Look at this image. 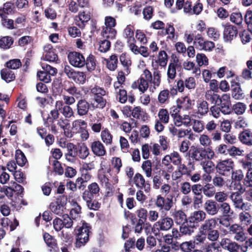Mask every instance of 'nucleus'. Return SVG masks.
Masks as SVG:
<instances>
[{"instance_id":"1","label":"nucleus","mask_w":252,"mask_h":252,"mask_svg":"<svg viewBox=\"0 0 252 252\" xmlns=\"http://www.w3.org/2000/svg\"><path fill=\"white\" fill-rule=\"evenodd\" d=\"M218 218H211L205 220L199 228V233L204 234L207 238L212 242L218 240L220 237V232Z\"/></svg>"},{"instance_id":"2","label":"nucleus","mask_w":252,"mask_h":252,"mask_svg":"<svg viewBox=\"0 0 252 252\" xmlns=\"http://www.w3.org/2000/svg\"><path fill=\"white\" fill-rule=\"evenodd\" d=\"M81 222L82 225L77 226L74 230L76 236L75 247L78 248L84 246L88 242L90 235L92 234V227L90 224L85 220Z\"/></svg>"},{"instance_id":"3","label":"nucleus","mask_w":252,"mask_h":252,"mask_svg":"<svg viewBox=\"0 0 252 252\" xmlns=\"http://www.w3.org/2000/svg\"><path fill=\"white\" fill-rule=\"evenodd\" d=\"M189 157L194 162L203 159H212L214 157V152L210 148L207 149L199 146H192L188 151Z\"/></svg>"},{"instance_id":"4","label":"nucleus","mask_w":252,"mask_h":252,"mask_svg":"<svg viewBox=\"0 0 252 252\" xmlns=\"http://www.w3.org/2000/svg\"><path fill=\"white\" fill-rule=\"evenodd\" d=\"M152 80L151 72L148 69H145L140 77L132 83L131 88L133 89H138L140 92L144 93L148 88V82L151 81Z\"/></svg>"},{"instance_id":"5","label":"nucleus","mask_w":252,"mask_h":252,"mask_svg":"<svg viewBox=\"0 0 252 252\" xmlns=\"http://www.w3.org/2000/svg\"><path fill=\"white\" fill-rule=\"evenodd\" d=\"M105 25L101 32V35L106 39H114L117 33L114 29L116 25V19L111 16H106L105 18Z\"/></svg>"},{"instance_id":"6","label":"nucleus","mask_w":252,"mask_h":252,"mask_svg":"<svg viewBox=\"0 0 252 252\" xmlns=\"http://www.w3.org/2000/svg\"><path fill=\"white\" fill-rule=\"evenodd\" d=\"M67 197L65 195H59L55 201L52 202L49 205V208L52 213L58 216L63 214L66 209Z\"/></svg>"},{"instance_id":"7","label":"nucleus","mask_w":252,"mask_h":252,"mask_svg":"<svg viewBox=\"0 0 252 252\" xmlns=\"http://www.w3.org/2000/svg\"><path fill=\"white\" fill-rule=\"evenodd\" d=\"M173 196L170 195L166 197L158 195L155 200V206L161 213L169 211L173 206Z\"/></svg>"},{"instance_id":"8","label":"nucleus","mask_w":252,"mask_h":252,"mask_svg":"<svg viewBox=\"0 0 252 252\" xmlns=\"http://www.w3.org/2000/svg\"><path fill=\"white\" fill-rule=\"evenodd\" d=\"M234 167V161L231 158L220 160L216 165L217 171L220 175L229 176L233 171Z\"/></svg>"},{"instance_id":"9","label":"nucleus","mask_w":252,"mask_h":252,"mask_svg":"<svg viewBox=\"0 0 252 252\" xmlns=\"http://www.w3.org/2000/svg\"><path fill=\"white\" fill-rule=\"evenodd\" d=\"M193 45L196 48L207 51H212L215 47L213 42L205 40L202 35L199 33L195 35Z\"/></svg>"},{"instance_id":"10","label":"nucleus","mask_w":252,"mask_h":252,"mask_svg":"<svg viewBox=\"0 0 252 252\" xmlns=\"http://www.w3.org/2000/svg\"><path fill=\"white\" fill-rule=\"evenodd\" d=\"M229 232L234 235V238L237 241L243 242L247 238V234L244 231L243 227L239 224L234 223L229 226Z\"/></svg>"},{"instance_id":"11","label":"nucleus","mask_w":252,"mask_h":252,"mask_svg":"<svg viewBox=\"0 0 252 252\" xmlns=\"http://www.w3.org/2000/svg\"><path fill=\"white\" fill-rule=\"evenodd\" d=\"M67 58L70 64L74 67L81 68L85 65V58L79 52H70L68 54Z\"/></svg>"},{"instance_id":"12","label":"nucleus","mask_w":252,"mask_h":252,"mask_svg":"<svg viewBox=\"0 0 252 252\" xmlns=\"http://www.w3.org/2000/svg\"><path fill=\"white\" fill-rule=\"evenodd\" d=\"M232 184L234 183L235 188L240 192L243 193L245 190V188L242 185L241 182L244 181V176L243 171L240 170H236L231 173Z\"/></svg>"},{"instance_id":"13","label":"nucleus","mask_w":252,"mask_h":252,"mask_svg":"<svg viewBox=\"0 0 252 252\" xmlns=\"http://www.w3.org/2000/svg\"><path fill=\"white\" fill-rule=\"evenodd\" d=\"M91 107L93 108V110L94 109V103H90L85 98H81L77 103V114L80 116L87 115Z\"/></svg>"},{"instance_id":"14","label":"nucleus","mask_w":252,"mask_h":252,"mask_svg":"<svg viewBox=\"0 0 252 252\" xmlns=\"http://www.w3.org/2000/svg\"><path fill=\"white\" fill-rule=\"evenodd\" d=\"M235 208L241 210H250L251 205L244 203L241 194L238 192H233L230 196Z\"/></svg>"},{"instance_id":"15","label":"nucleus","mask_w":252,"mask_h":252,"mask_svg":"<svg viewBox=\"0 0 252 252\" xmlns=\"http://www.w3.org/2000/svg\"><path fill=\"white\" fill-rule=\"evenodd\" d=\"M223 114H229L232 111L230 97L229 94H223L220 97L218 105Z\"/></svg>"},{"instance_id":"16","label":"nucleus","mask_w":252,"mask_h":252,"mask_svg":"<svg viewBox=\"0 0 252 252\" xmlns=\"http://www.w3.org/2000/svg\"><path fill=\"white\" fill-rule=\"evenodd\" d=\"M223 38L226 42H230L235 39L238 34V29L236 27L229 23L223 26Z\"/></svg>"},{"instance_id":"17","label":"nucleus","mask_w":252,"mask_h":252,"mask_svg":"<svg viewBox=\"0 0 252 252\" xmlns=\"http://www.w3.org/2000/svg\"><path fill=\"white\" fill-rule=\"evenodd\" d=\"M206 217V214L203 211H195L188 218V223L195 227L198 226L200 222L203 221Z\"/></svg>"},{"instance_id":"18","label":"nucleus","mask_w":252,"mask_h":252,"mask_svg":"<svg viewBox=\"0 0 252 252\" xmlns=\"http://www.w3.org/2000/svg\"><path fill=\"white\" fill-rule=\"evenodd\" d=\"M43 239L46 245L49 247L50 252H60L57 240L55 237L47 232L43 234Z\"/></svg>"},{"instance_id":"19","label":"nucleus","mask_w":252,"mask_h":252,"mask_svg":"<svg viewBox=\"0 0 252 252\" xmlns=\"http://www.w3.org/2000/svg\"><path fill=\"white\" fill-rule=\"evenodd\" d=\"M90 148L93 153L97 157H102L106 154V150L103 144L99 140L91 143Z\"/></svg>"},{"instance_id":"20","label":"nucleus","mask_w":252,"mask_h":252,"mask_svg":"<svg viewBox=\"0 0 252 252\" xmlns=\"http://www.w3.org/2000/svg\"><path fill=\"white\" fill-rule=\"evenodd\" d=\"M173 220L169 217H161L156 223L157 229L161 231L170 229L173 225Z\"/></svg>"},{"instance_id":"21","label":"nucleus","mask_w":252,"mask_h":252,"mask_svg":"<svg viewBox=\"0 0 252 252\" xmlns=\"http://www.w3.org/2000/svg\"><path fill=\"white\" fill-rule=\"evenodd\" d=\"M100 188L96 182H93L87 186L82 194V197H97L99 196Z\"/></svg>"},{"instance_id":"22","label":"nucleus","mask_w":252,"mask_h":252,"mask_svg":"<svg viewBox=\"0 0 252 252\" xmlns=\"http://www.w3.org/2000/svg\"><path fill=\"white\" fill-rule=\"evenodd\" d=\"M231 95L235 99H242L245 97L244 94L241 88L240 84L235 80L231 81Z\"/></svg>"},{"instance_id":"23","label":"nucleus","mask_w":252,"mask_h":252,"mask_svg":"<svg viewBox=\"0 0 252 252\" xmlns=\"http://www.w3.org/2000/svg\"><path fill=\"white\" fill-rule=\"evenodd\" d=\"M204 208L208 215L214 216L219 212V203L215 200L209 199L204 203Z\"/></svg>"},{"instance_id":"24","label":"nucleus","mask_w":252,"mask_h":252,"mask_svg":"<svg viewBox=\"0 0 252 252\" xmlns=\"http://www.w3.org/2000/svg\"><path fill=\"white\" fill-rule=\"evenodd\" d=\"M220 244L223 248L230 252H239L238 251L240 248V245L228 238L222 239Z\"/></svg>"},{"instance_id":"25","label":"nucleus","mask_w":252,"mask_h":252,"mask_svg":"<svg viewBox=\"0 0 252 252\" xmlns=\"http://www.w3.org/2000/svg\"><path fill=\"white\" fill-rule=\"evenodd\" d=\"M177 104L179 108L183 110H189L192 109L194 104V100H191L190 98L188 96L181 97L177 99Z\"/></svg>"},{"instance_id":"26","label":"nucleus","mask_w":252,"mask_h":252,"mask_svg":"<svg viewBox=\"0 0 252 252\" xmlns=\"http://www.w3.org/2000/svg\"><path fill=\"white\" fill-rule=\"evenodd\" d=\"M91 18V13L90 11H81L79 12L78 16H76L75 20L78 23L77 25L81 28L85 27V24L87 23Z\"/></svg>"},{"instance_id":"27","label":"nucleus","mask_w":252,"mask_h":252,"mask_svg":"<svg viewBox=\"0 0 252 252\" xmlns=\"http://www.w3.org/2000/svg\"><path fill=\"white\" fill-rule=\"evenodd\" d=\"M83 200L86 202L87 207L94 211L98 210L101 207V203L95 198L96 197H82Z\"/></svg>"},{"instance_id":"28","label":"nucleus","mask_w":252,"mask_h":252,"mask_svg":"<svg viewBox=\"0 0 252 252\" xmlns=\"http://www.w3.org/2000/svg\"><path fill=\"white\" fill-rule=\"evenodd\" d=\"M120 61L124 67V70L126 75L130 73V66L132 64V61L130 58L126 53H122L119 57Z\"/></svg>"},{"instance_id":"29","label":"nucleus","mask_w":252,"mask_h":252,"mask_svg":"<svg viewBox=\"0 0 252 252\" xmlns=\"http://www.w3.org/2000/svg\"><path fill=\"white\" fill-rule=\"evenodd\" d=\"M173 217L175 222L179 225L185 223H188V218L185 213L182 210H175L173 213Z\"/></svg>"},{"instance_id":"30","label":"nucleus","mask_w":252,"mask_h":252,"mask_svg":"<svg viewBox=\"0 0 252 252\" xmlns=\"http://www.w3.org/2000/svg\"><path fill=\"white\" fill-rule=\"evenodd\" d=\"M165 49H167L166 44L164 47H162L160 48L158 55V60L156 61V62L162 67H165L168 61V57L165 51Z\"/></svg>"},{"instance_id":"31","label":"nucleus","mask_w":252,"mask_h":252,"mask_svg":"<svg viewBox=\"0 0 252 252\" xmlns=\"http://www.w3.org/2000/svg\"><path fill=\"white\" fill-rule=\"evenodd\" d=\"M249 210H244L239 214V220L241 223L240 225L248 226L250 225L252 221V217L251 215L247 212Z\"/></svg>"},{"instance_id":"32","label":"nucleus","mask_w":252,"mask_h":252,"mask_svg":"<svg viewBox=\"0 0 252 252\" xmlns=\"http://www.w3.org/2000/svg\"><path fill=\"white\" fill-rule=\"evenodd\" d=\"M66 148L67 149V153L65 154V156L66 159L70 161L77 156V148L73 143H67Z\"/></svg>"},{"instance_id":"33","label":"nucleus","mask_w":252,"mask_h":252,"mask_svg":"<svg viewBox=\"0 0 252 252\" xmlns=\"http://www.w3.org/2000/svg\"><path fill=\"white\" fill-rule=\"evenodd\" d=\"M107 68L110 71L115 70L118 64V56L115 54L111 55L109 58L104 59Z\"/></svg>"},{"instance_id":"34","label":"nucleus","mask_w":252,"mask_h":252,"mask_svg":"<svg viewBox=\"0 0 252 252\" xmlns=\"http://www.w3.org/2000/svg\"><path fill=\"white\" fill-rule=\"evenodd\" d=\"M230 21L237 25H241L243 21L242 13L238 10H234L229 16Z\"/></svg>"},{"instance_id":"35","label":"nucleus","mask_w":252,"mask_h":252,"mask_svg":"<svg viewBox=\"0 0 252 252\" xmlns=\"http://www.w3.org/2000/svg\"><path fill=\"white\" fill-rule=\"evenodd\" d=\"M0 75L1 79L5 82L9 83L15 79V75L14 73L9 70V68H3L0 71Z\"/></svg>"},{"instance_id":"36","label":"nucleus","mask_w":252,"mask_h":252,"mask_svg":"<svg viewBox=\"0 0 252 252\" xmlns=\"http://www.w3.org/2000/svg\"><path fill=\"white\" fill-rule=\"evenodd\" d=\"M96 65V60L94 56L92 54H90L86 59H85V65L89 71L92 72L95 70Z\"/></svg>"},{"instance_id":"37","label":"nucleus","mask_w":252,"mask_h":252,"mask_svg":"<svg viewBox=\"0 0 252 252\" xmlns=\"http://www.w3.org/2000/svg\"><path fill=\"white\" fill-rule=\"evenodd\" d=\"M250 129H246L239 134V138L241 142L248 146L252 145V139L249 138Z\"/></svg>"},{"instance_id":"38","label":"nucleus","mask_w":252,"mask_h":252,"mask_svg":"<svg viewBox=\"0 0 252 252\" xmlns=\"http://www.w3.org/2000/svg\"><path fill=\"white\" fill-rule=\"evenodd\" d=\"M174 63H169L167 70V76L168 78L173 80L174 79L176 76V69L177 63L178 62V59H174Z\"/></svg>"},{"instance_id":"39","label":"nucleus","mask_w":252,"mask_h":252,"mask_svg":"<svg viewBox=\"0 0 252 252\" xmlns=\"http://www.w3.org/2000/svg\"><path fill=\"white\" fill-rule=\"evenodd\" d=\"M59 115L60 113L57 108L51 110L47 118H43L44 124H53L59 118Z\"/></svg>"},{"instance_id":"40","label":"nucleus","mask_w":252,"mask_h":252,"mask_svg":"<svg viewBox=\"0 0 252 252\" xmlns=\"http://www.w3.org/2000/svg\"><path fill=\"white\" fill-rule=\"evenodd\" d=\"M206 238L207 236H206L204 234H202L201 233H199L194 236L191 241L195 245L196 248L198 249L203 245Z\"/></svg>"},{"instance_id":"41","label":"nucleus","mask_w":252,"mask_h":252,"mask_svg":"<svg viewBox=\"0 0 252 252\" xmlns=\"http://www.w3.org/2000/svg\"><path fill=\"white\" fill-rule=\"evenodd\" d=\"M203 193L208 197H213L216 193V189L214 185L210 183H206L203 185Z\"/></svg>"},{"instance_id":"42","label":"nucleus","mask_w":252,"mask_h":252,"mask_svg":"<svg viewBox=\"0 0 252 252\" xmlns=\"http://www.w3.org/2000/svg\"><path fill=\"white\" fill-rule=\"evenodd\" d=\"M195 226L190 224L185 223L180 226V233L183 235H190L194 232Z\"/></svg>"},{"instance_id":"43","label":"nucleus","mask_w":252,"mask_h":252,"mask_svg":"<svg viewBox=\"0 0 252 252\" xmlns=\"http://www.w3.org/2000/svg\"><path fill=\"white\" fill-rule=\"evenodd\" d=\"M101 138L106 145H110L112 143L113 136L108 129L105 128L101 132Z\"/></svg>"},{"instance_id":"44","label":"nucleus","mask_w":252,"mask_h":252,"mask_svg":"<svg viewBox=\"0 0 252 252\" xmlns=\"http://www.w3.org/2000/svg\"><path fill=\"white\" fill-rule=\"evenodd\" d=\"M15 159L16 163L22 167L25 165L26 163L27 162L26 156L20 150H16Z\"/></svg>"},{"instance_id":"45","label":"nucleus","mask_w":252,"mask_h":252,"mask_svg":"<svg viewBox=\"0 0 252 252\" xmlns=\"http://www.w3.org/2000/svg\"><path fill=\"white\" fill-rule=\"evenodd\" d=\"M77 152V156L83 159H86L90 154L89 149L85 144L78 146Z\"/></svg>"},{"instance_id":"46","label":"nucleus","mask_w":252,"mask_h":252,"mask_svg":"<svg viewBox=\"0 0 252 252\" xmlns=\"http://www.w3.org/2000/svg\"><path fill=\"white\" fill-rule=\"evenodd\" d=\"M13 38L6 36L0 39V47L4 49H9L13 43Z\"/></svg>"},{"instance_id":"47","label":"nucleus","mask_w":252,"mask_h":252,"mask_svg":"<svg viewBox=\"0 0 252 252\" xmlns=\"http://www.w3.org/2000/svg\"><path fill=\"white\" fill-rule=\"evenodd\" d=\"M180 249L183 252H193L197 248L190 240L183 242L180 245Z\"/></svg>"},{"instance_id":"48","label":"nucleus","mask_w":252,"mask_h":252,"mask_svg":"<svg viewBox=\"0 0 252 252\" xmlns=\"http://www.w3.org/2000/svg\"><path fill=\"white\" fill-rule=\"evenodd\" d=\"M178 165V171L175 172V174L177 175V178H180L183 175H190L191 171L188 168L186 165L184 164H181V163Z\"/></svg>"},{"instance_id":"49","label":"nucleus","mask_w":252,"mask_h":252,"mask_svg":"<svg viewBox=\"0 0 252 252\" xmlns=\"http://www.w3.org/2000/svg\"><path fill=\"white\" fill-rule=\"evenodd\" d=\"M206 99L214 105H218L220 96L217 94H212L211 91H207L205 94Z\"/></svg>"},{"instance_id":"50","label":"nucleus","mask_w":252,"mask_h":252,"mask_svg":"<svg viewBox=\"0 0 252 252\" xmlns=\"http://www.w3.org/2000/svg\"><path fill=\"white\" fill-rule=\"evenodd\" d=\"M73 208L71 209L69 215L72 219H76L81 213V207L76 201L73 202Z\"/></svg>"},{"instance_id":"51","label":"nucleus","mask_w":252,"mask_h":252,"mask_svg":"<svg viewBox=\"0 0 252 252\" xmlns=\"http://www.w3.org/2000/svg\"><path fill=\"white\" fill-rule=\"evenodd\" d=\"M246 109V105L241 102H237L232 107V111L233 110L237 115L243 114L245 112Z\"/></svg>"},{"instance_id":"52","label":"nucleus","mask_w":252,"mask_h":252,"mask_svg":"<svg viewBox=\"0 0 252 252\" xmlns=\"http://www.w3.org/2000/svg\"><path fill=\"white\" fill-rule=\"evenodd\" d=\"M208 104L206 101H199L197 103L198 113L202 115L207 114L208 112Z\"/></svg>"},{"instance_id":"53","label":"nucleus","mask_w":252,"mask_h":252,"mask_svg":"<svg viewBox=\"0 0 252 252\" xmlns=\"http://www.w3.org/2000/svg\"><path fill=\"white\" fill-rule=\"evenodd\" d=\"M104 95H105L99 94L96 96H94V99L97 103L96 105H94V109H103L105 107L106 104V100L103 97V96Z\"/></svg>"},{"instance_id":"54","label":"nucleus","mask_w":252,"mask_h":252,"mask_svg":"<svg viewBox=\"0 0 252 252\" xmlns=\"http://www.w3.org/2000/svg\"><path fill=\"white\" fill-rule=\"evenodd\" d=\"M169 98V91L167 89L160 92L158 95V100L160 104L168 103Z\"/></svg>"},{"instance_id":"55","label":"nucleus","mask_w":252,"mask_h":252,"mask_svg":"<svg viewBox=\"0 0 252 252\" xmlns=\"http://www.w3.org/2000/svg\"><path fill=\"white\" fill-rule=\"evenodd\" d=\"M124 36L125 38H129L128 42L132 41H135L133 37L134 36V29L133 26L130 25H127L124 32Z\"/></svg>"},{"instance_id":"56","label":"nucleus","mask_w":252,"mask_h":252,"mask_svg":"<svg viewBox=\"0 0 252 252\" xmlns=\"http://www.w3.org/2000/svg\"><path fill=\"white\" fill-rule=\"evenodd\" d=\"M220 209L225 216L229 217L233 214V211H231L230 207L227 203L222 202L219 204V210Z\"/></svg>"},{"instance_id":"57","label":"nucleus","mask_w":252,"mask_h":252,"mask_svg":"<svg viewBox=\"0 0 252 252\" xmlns=\"http://www.w3.org/2000/svg\"><path fill=\"white\" fill-rule=\"evenodd\" d=\"M73 220L75 219H72L70 215H68L66 214L62 215V221L63 227H64L66 228H71L73 223Z\"/></svg>"},{"instance_id":"58","label":"nucleus","mask_w":252,"mask_h":252,"mask_svg":"<svg viewBox=\"0 0 252 252\" xmlns=\"http://www.w3.org/2000/svg\"><path fill=\"white\" fill-rule=\"evenodd\" d=\"M159 121L163 124H167L169 122V114L168 111L166 109H161L158 113Z\"/></svg>"},{"instance_id":"59","label":"nucleus","mask_w":252,"mask_h":252,"mask_svg":"<svg viewBox=\"0 0 252 252\" xmlns=\"http://www.w3.org/2000/svg\"><path fill=\"white\" fill-rule=\"evenodd\" d=\"M21 65V61L18 59L10 60L6 63V66L9 69H16Z\"/></svg>"},{"instance_id":"60","label":"nucleus","mask_w":252,"mask_h":252,"mask_svg":"<svg viewBox=\"0 0 252 252\" xmlns=\"http://www.w3.org/2000/svg\"><path fill=\"white\" fill-rule=\"evenodd\" d=\"M162 181L163 180L160 175V170L158 172L155 173L153 180L154 188L156 189H159L160 187L162 184Z\"/></svg>"},{"instance_id":"61","label":"nucleus","mask_w":252,"mask_h":252,"mask_svg":"<svg viewBox=\"0 0 252 252\" xmlns=\"http://www.w3.org/2000/svg\"><path fill=\"white\" fill-rule=\"evenodd\" d=\"M75 74H76L73 78L72 80H73L76 83H78L81 84H84L86 79V74L84 72L79 71H76Z\"/></svg>"},{"instance_id":"62","label":"nucleus","mask_w":252,"mask_h":252,"mask_svg":"<svg viewBox=\"0 0 252 252\" xmlns=\"http://www.w3.org/2000/svg\"><path fill=\"white\" fill-rule=\"evenodd\" d=\"M37 77L39 80L44 83H49L51 80V75L45 71H38L37 73Z\"/></svg>"},{"instance_id":"63","label":"nucleus","mask_w":252,"mask_h":252,"mask_svg":"<svg viewBox=\"0 0 252 252\" xmlns=\"http://www.w3.org/2000/svg\"><path fill=\"white\" fill-rule=\"evenodd\" d=\"M141 167L145 172L146 176L150 177L152 176V162L150 160H147L143 162Z\"/></svg>"},{"instance_id":"64","label":"nucleus","mask_w":252,"mask_h":252,"mask_svg":"<svg viewBox=\"0 0 252 252\" xmlns=\"http://www.w3.org/2000/svg\"><path fill=\"white\" fill-rule=\"evenodd\" d=\"M139 219L138 221L144 223L146 222L148 217V213L146 209L141 208L136 211Z\"/></svg>"}]
</instances>
